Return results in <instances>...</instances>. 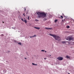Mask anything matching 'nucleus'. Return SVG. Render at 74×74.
I'll use <instances>...</instances> for the list:
<instances>
[{
	"label": "nucleus",
	"instance_id": "21",
	"mask_svg": "<svg viewBox=\"0 0 74 74\" xmlns=\"http://www.w3.org/2000/svg\"><path fill=\"white\" fill-rule=\"evenodd\" d=\"M35 21H38V20L36 19L35 20Z\"/></svg>",
	"mask_w": 74,
	"mask_h": 74
},
{
	"label": "nucleus",
	"instance_id": "29",
	"mask_svg": "<svg viewBox=\"0 0 74 74\" xmlns=\"http://www.w3.org/2000/svg\"><path fill=\"white\" fill-rule=\"evenodd\" d=\"M25 59H27L26 58H25Z\"/></svg>",
	"mask_w": 74,
	"mask_h": 74
},
{
	"label": "nucleus",
	"instance_id": "22",
	"mask_svg": "<svg viewBox=\"0 0 74 74\" xmlns=\"http://www.w3.org/2000/svg\"><path fill=\"white\" fill-rule=\"evenodd\" d=\"M29 16H28V20H29Z\"/></svg>",
	"mask_w": 74,
	"mask_h": 74
},
{
	"label": "nucleus",
	"instance_id": "2",
	"mask_svg": "<svg viewBox=\"0 0 74 74\" xmlns=\"http://www.w3.org/2000/svg\"><path fill=\"white\" fill-rule=\"evenodd\" d=\"M50 36L53 37L56 40H58V41H59L60 40V37L58 35L52 34H50Z\"/></svg>",
	"mask_w": 74,
	"mask_h": 74
},
{
	"label": "nucleus",
	"instance_id": "32",
	"mask_svg": "<svg viewBox=\"0 0 74 74\" xmlns=\"http://www.w3.org/2000/svg\"><path fill=\"white\" fill-rule=\"evenodd\" d=\"M63 16H64V15H63Z\"/></svg>",
	"mask_w": 74,
	"mask_h": 74
},
{
	"label": "nucleus",
	"instance_id": "7",
	"mask_svg": "<svg viewBox=\"0 0 74 74\" xmlns=\"http://www.w3.org/2000/svg\"><path fill=\"white\" fill-rule=\"evenodd\" d=\"M36 37V35H34V36H30V38H33V37Z\"/></svg>",
	"mask_w": 74,
	"mask_h": 74
},
{
	"label": "nucleus",
	"instance_id": "15",
	"mask_svg": "<svg viewBox=\"0 0 74 74\" xmlns=\"http://www.w3.org/2000/svg\"><path fill=\"white\" fill-rule=\"evenodd\" d=\"M47 18H44V21H47Z\"/></svg>",
	"mask_w": 74,
	"mask_h": 74
},
{
	"label": "nucleus",
	"instance_id": "27",
	"mask_svg": "<svg viewBox=\"0 0 74 74\" xmlns=\"http://www.w3.org/2000/svg\"><path fill=\"white\" fill-rule=\"evenodd\" d=\"M3 23H4V22H3Z\"/></svg>",
	"mask_w": 74,
	"mask_h": 74
},
{
	"label": "nucleus",
	"instance_id": "5",
	"mask_svg": "<svg viewBox=\"0 0 74 74\" xmlns=\"http://www.w3.org/2000/svg\"><path fill=\"white\" fill-rule=\"evenodd\" d=\"M61 42H62V43H63V44H66V43H67V42L69 43V42H68L66 41H62Z\"/></svg>",
	"mask_w": 74,
	"mask_h": 74
},
{
	"label": "nucleus",
	"instance_id": "34",
	"mask_svg": "<svg viewBox=\"0 0 74 74\" xmlns=\"http://www.w3.org/2000/svg\"><path fill=\"white\" fill-rule=\"evenodd\" d=\"M50 56H51V55H50Z\"/></svg>",
	"mask_w": 74,
	"mask_h": 74
},
{
	"label": "nucleus",
	"instance_id": "33",
	"mask_svg": "<svg viewBox=\"0 0 74 74\" xmlns=\"http://www.w3.org/2000/svg\"><path fill=\"white\" fill-rule=\"evenodd\" d=\"M24 16H25V15H24Z\"/></svg>",
	"mask_w": 74,
	"mask_h": 74
},
{
	"label": "nucleus",
	"instance_id": "8",
	"mask_svg": "<svg viewBox=\"0 0 74 74\" xmlns=\"http://www.w3.org/2000/svg\"><path fill=\"white\" fill-rule=\"evenodd\" d=\"M35 29H38V30H40V27H34Z\"/></svg>",
	"mask_w": 74,
	"mask_h": 74
},
{
	"label": "nucleus",
	"instance_id": "13",
	"mask_svg": "<svg viewBox=\"0 0 74 74\" xmlns=\"http://www.w3.org/2000/svg\"><path fill=\"white\" fill-rule=\"evenodd\" d=\"M58 21V20H55V22H57Z\"/></svg>",
	"mask_w": 74,
	"mask_h": 74
},
{
	"label": "nucleus",
	"instance_id": "9",
	"mask_svg": "<svg viewBox=\"0 0 74 74\" xmlns=\"http://www.w3.org/2000/svg\"><path fill=\"white\" fill-rule=\"evenodd\" d=\"M66 58L67 59H70V57L68 56H66Z\"/></svg>",
	"mask_w": 74,
	"mask_h": 74
},
{
	"label": "nucleus",
	"instance_id": "31",
	"mask_svg": "<svg viewBox=\"0 0 74 74\" xmlns=\"http://www.w3.org/2000/svg\"><path fill=\"white\" fill-rule=\"evenodd\" d=\"M23 15H25V13H24Z\"/></svg>",
	"mask_w": 74,
	"mask_h": 74
},
{
	"label": "nucleus",
	"instance_id": "1",
	"mask_svg": "<svg viewBox=\"0 0 74 74\" xmlns=\"http://www.w3.org/2000/svg\"><path fill=\"white\" fill-rule=\"evenodd\" d=\"M37 15H38V18H45L46 17V16L47 15V14L45 13L44 12H38L37 13Z\"/></svg>",
	"mask_w": 74,
	"mask_h": 74
},
{
	"label": "nucleus",
	"instance_id": "35",
	"mask_svg": "<svg viewBox=\"0 0 74 74\" xmlns=\"http://www.w3.org/2000/svg\"><path fill=\"white\" fill-rule=\"evenodd\" d=\"M62 21H63V20H62Z\"/></svg>",
	"mask_w": 74,
	"mask_h": 74
},
{
	"label": "nucleus",
	"instance_id": "19",
	"mask_svg": "<svg viewBox=\"0 0 74 74\" xmlns=\"http://www.w3.org/2000/svg\"><path fill=\"white\" fill-rule=\"evenodd\" d=\"M41 52H44V51H45V50H41Z\"/></svg>",
	"mask_w": 74,
	"mask_h": 74
},
{
	"label": "nucleus",
	"instance_id": "14",
	"mask_svg": "<svg viewBox=\"0 0 74 74\" xmlns=\"http://www.w3.org/2000/svg\"><path fill=\"white\" fill-rule=\"evenodd\" d=\"M18 44H19V45H21V43L20 42H18Z\"/></svg>",
	"mask_w": 74,
	"mask_h": 74
},
{
	"label": "nucleus",
	"instance_id": "20",
	"mask_svg": "<svg viewBox=\"0 0 74 74\" xmlns=\"http://www.w3.org/2000/svg\"><path fill=\"white\" fill-rule=\"evenodd\" d=\"M4 35L3 34H1V36H2V37H3Z\"/></svg>",
	"mask_w": 74,
	"mask_h": 74
},
{
	"label": "nucleus",
	"instance_id": "17",
	"mask_svg": "<svg viewBox=\"0 0 74 74\" xmlns=\"http://www.w3.org/2000/svg\"><path fill=\"white\" fill-rule=\"evenodd\" d=\"M60 17H61V18H62V19H63V16H61Z\"/></svg>",
	"mask_w": 74,
	"mask_h": 74
},
{
	"label": "nucleus",
	"instance_id": "3",
	"mask_svg": "<svg viewBox=\"0 0 74 74\" xmlns=\"http://www.w3.org/2000/svg\"><path fill=\"white\" fill-rule=\"evenodd\" d=\"M57 59H58V60H63V57H58Z\"/></svg>",
	"mask_w": 74,
	"mask_h": 74
},
{
	"label": "nucleus",
	"instance_id": "28",
	"mask_svg": "<svg viewBox=\"0 0 74 74\" xmlns=\"http://www.w3.org/2000/svg\"><path fill=\"white\" fill-rule=\"evenodd\" d=\"M45 52H47V51H45Z\"/></svg>",
	"mask_w": 74,
	"mask_h": 74
},
{
	"label": "nucleus",
	"instance_id": "11",
	"mask_svg": "<svg viewBox=\"0 0 74 74\" xmlns=\"http://www.w3.org/2000/svg\"><path fill=\"white\" fill-rule=\"evenodd\" d=\"M66 40H69V37L67 38H66Z\"/></svg>",
	"mask_w": 74,
	"mask_h": 74
},
{
	"label": "nucleus",
	"instance_id": "4",
	"mask_svg": "<svg viewBox=\"0 0 74 74\" xmlns=\"http://www.w3.org/2000/svg\"><path fill=\"white\" fill-rule=\"evenodd\" d=\"M45 29L47 30H52V28H45Z\"/></svg>",
	"mask_w": 74,
	"mask_h": 74
},
{
	"label": "nucleus",
	"instance_id": "30",
	"mask_svg": "<svg viewBox=\"0 0 74 74\" xmlns=\"http://www.w3.org/2000/svg\"><path fill=\"white\" fill-rule=\"evenodd\" d=\"M62 15H64V14L62 13Z\"/></svg>",
	"mask_w": 74,
	"mask_h": 74
},
{
	"label": "nucleus",
	"instance_id": "12",
	"mask_svg": "<svg viewBox=\"0 0 74 74\" xmlns=\"http://www.w3.org/2000/svg\"><path fill=\"white\" fill-rule=\"evenodd\" d=\"M66 28L67 29H69V28H70V26H66Z\"/></svg>",
	"mask_w": 74,
	"mask_h": 74
},
{
	"label": "nucleus",
	"instance_id": "6",
	"mask_svg": "<svg viewBox=\"0 0 74 74\" xmlns=\"http://www.w3.org/2000/svg\"><path fill=\"white\" fill-rule=\"evenodd\" d=\"M73 38L72 37H69V41H71V40H73Z\"/></svg>",
	"mask_w": 74,
	"mask_h": 74
},
{
	"label": "nucleus",
	"instance_id": "24",
	"mask_svg": "<svg viewBox=\"0 0 74 74\" xmlns=\"http://www.w3.org/2000/svg\"><path fill=\"white\" fill-rule=\"evenodd\" d=\"M49 16H51V17H52V15H49Z\"/></svg>",
	"mask_w": 74,
	"mask_h": 74
},
{
	"label": "nucleus",
	"instance_id": "26",
	"mask_svg": "<svg viewBox=\"0 0 74 74\" xmlns=\"http://www.w3.org/2000/svg\"><path fill=\"white\" fill-rule=\"evenodd\" d=\"M25 11H26V8H25Z\"/></svg>",
	"mask_w": 74,
	"mask_h": 74
},
{
	"label": "nucleus",
	"instance_id": "25",
	"mask_svg": "<svg viewBox=\"0 0 74 74\" xmlns=\"http://www.w3.org/2000/svg\"><path fill=\"white\" fill-rule=\"evenodd\" d=\"M12 29H15V28H14L12 27Z\"/></svg>",
	"mask_w": 74,
	"mask_h": 74
},
{
	"label": "nucleus",
	"instance_id": "23",
	"mask_svg": "<svg viewBox=\"0 0 74 74\" xmlns=\"http://www.w3.org/2000/svg\"><path fill=\"white\" fill-rule=\"evenodd\" d=\"M44 59H45V60H46V59H47V58H44Z\"/></svg>",
	"mask_w": 74,
	"mask_h": 74
},
{
	"label": "nucleus",
	"instance_id": "10",
	"mask_svg": "<svg viewBox=\"0 0 74 74\" xmlns=\"http://www.w3.org/2000/svg\"><path fill=\"white\" fill-rule=\"evenodd\" d=\"M24 21V22L25 23H27V21H26V20L25 19Z\"/></svg>",
	"mask_w": 74,
	"mask_h": 74
},
{
	"label": "nucleus",
	"instance_id": "18",
	"mask_svg": "<svg viewBox=\"0 0 74 74\" xmlns=\"http://www.w3.org/2000/svg\"><path fill=\"white\" fill-rule=\"evenodd\" d=\"M32 64L33 65H37V64H34V63H32Z\"/></svg>",
	"mask_w": 74,
	"mask_h": 74
},
{
	"label": "nucleus",
	"instance_id": "16",
	"mask_svg": "<svg viewBox=\"0 0 74 74\" xmlns=\"http://www.w3.org/2000/svg\"><path fill=\"white\" fill-rule=\"evenodd\" d=\"M21 21H23V22H24V20H23V19L22 18H21Z\"/></svg>",
	"mask_w": 74,
	"mask_h": 74
}]
</instances>
